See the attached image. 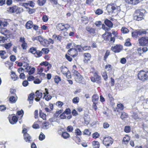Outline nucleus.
I'll use <instances>...</instances> for the list:
<instances>
[{
  "instance_id": "nucleus-1",
  "label": "nucleus",
  "mask_w": 148,
  "mask_h": 148,
  "mask_svg": "<svg viewBox=\"0 0 148 148\" xmlns=\"http://www.w3.org/2000/svg\"><path fill=\"white\" fill-rule=\"evenodd\" d=\"M106 9L109 13L114 12L117 14L118 11L120 10V8L117 6L115 3H111L108 5Z\"/></svg>"
},
{
  "instance_id": "nucleus-2",
  "label": "nucleus",
  "mask_w": 148,
  "mask_h": 148,
  "mask_svg": "<svg viewBox=\"0 0 148 148\" xmlns=\"http://www.w3.org/2000/svg\"><path fill=\"white\" fill-rule=\"evenodd\" d=\"M146 12V11L144 10H136L134 14V19L138 21L142 20L144 19V15Z\"/></svg>"
},
{
  "instance_id": "nucleus-3",
  "label": "nucleus",
  "mask_w": 148,
  "mask_h": 148,
  "mask_svg": "<svg viewBox=\"0 0 148 148\" xmlns=\"http://www.w3.org/2000/svg\"><path fill=\"white\" fill-rule=\"evenodd\" d=\"M138 76L139 79L142 81H147L148 79V71L141 70L138 72Z\"/></svg>"
},
{
  "instance_id": "nucleus-4",
  "label": "nucleus",
  "mask_w": 148,
  "mask_h": 148,
  "mask_svg": "<svg viewBox=\"0 0 148 148\" xmlns=\"http://www.w3.org/2000/svg\"><path fill=\"white\" fill-rule=\"evenodd\" d=\"M103 141V144L106 146H109L113 143L112 138L110 136L104 137Z\"/></svg>"
},
{
  "instance_id": "nucleus-5",
  "label": "nucleus",
  "mask_w": 148,
  "mask_h": 148,
  "mask_svg": "<svg viewBox=\"0 0 148 148\" xmlns=\"http://www.w3.org/2000/svg\"><path fill=\"white\" fill-rule=\"evenodd\" d=\"M138 41L140 46H145L148 45V37H143L139 38Z\"/></svg>"
},
{
  "instance_id": "nucleus-6",
  "label": "nucleus",
  "mask_w": 148,
  "mask_h": 148,
  "mask_svg": "<svg viewBox=\"0 0 148 148\" xmlns=\"http://www.w3.org/2000/svg\"><path fill=\"white\" fill-rule=\"evenodd\" d=\"M25 71L28 73L29 75H31L33 74L34 72L35 68L34 67L31 68L30 66H29L28 64L26 65V67L25 68Z\"/></svg>"
},
{
  "instance_id": "nucleus-7",
  "label": "nucleus",
  "mask_w": 148,
  "mask_h": 148,
  "mask_svg": "<svg viewBox=\"0 0 148 148\" xmlns=\"http://www.w3.org/2000/svg\"><path fill=\"white\" fill-rule=\"evenodd\" d=\"M143 0H125V2L130 5H136Z\"/></svg>"
},
{
  "instance_id": "nucleus-8",
  "label": "nucleus",
  "mask_w": 148,
  "mask_h": 148,
  "mask_svg": "<svg viewBox=\"0 0 148 148\" xmlns=\"http://www.w3.org/2000/svg\"><path fill=\"white\" fill-rule=\"evenodd\" d=\"M147 50V47H140L138 49V53L139 56H141V54L146 52Z\"/></svg>"
},
{
  "instance_id": "nucleus-9",
  "label": "nucleus",
  "mask_w": 148,
  "mask_h": 148,
  "mask_svg": "<svg viewBox=\"0 0 148 148\" xmlns=\"http://www.w3.org/2000/svg\"><path fill=\"white\" fill-rule=\"evenodd\" d=\"M23 136L24 139L26 142L29 143L32 141L31 137L28 134L26 133L23 134Z\"/></svg>"
},
{
  "instance_id": "nucleus-10",
  "label": "nucleus",
  "mask_w": 148,
  "mask_h": 148,
  "mask_svg": "<svg viewBox=\"0 0 148 148\" xmlns=\"http://www.w3.org/2000/svg\"><path fill=\"white\" fill-rule=\"evenodd\" d=\"M84 61L85 63H87L90 61L91 58V55L89 53H86L84 54Z\"/></svg>"
},
{
  "instance_id": "nucleus-11",
  "label": "nucleus",
  "mask_w": 148,
  "mask_h": 148,
  "mask_svg": "<svg viewBox=\"0 0 148 148\" xmlns=\"http://www.w3.org/2000/svg\"><path fill=\"white\" fill-rule=\"evenodd\" d=\"M107 37L105 38V39L106 40H108L111 42L112 43L114 42L115 41V38L114 37H111V32L107 33Z\"/></svg>"
},
{
  "instance_id": "nucleus-12",
  "label": "nucleus",
  "mask_w": 148,
  "mask_h": 148,
  "mask_svg": "<svg viewBox=\"0 0 148 148\" xmlns=\"http://www.w3.org/2000/svg\"><path fill=\"white\" fill-rule=\"evenodd\" d=\"M0 32L2 34L5 36L6 37L8 38L10 34L9 31L5 28L2 29Z\"/></svg>"
},
{
  "instance_id": "nucleus-13",
  "label": "nucleus",
  "mask_w": 148,
  "mask_h": 148,
  "mask_svg": "<svg viewBox=\"0 0 148 148\" xmlns=\"http://www.w3.org/2000/svg\"><path fill=\"white\" fill-rule=\"evenodd\" d=\"M75 81L77 82L81 83L83 81V78L80 74H79L77 76H75Z\"/></svg>"
},
{
  "instance_id": "nucleus-14",
  "label": "nucleus",
  "mask_w": 148,
  "mask_h": 148,
  "mask_svg": "<svg viewBox=\"0 0 148 148\" xmlns=\"http://www.w3.org/2000/svg\"><path fill=\"white\" fill-rule=\"evenodd\" d=\"M25 27L27 29H31L33 27V23L30 21H27L25 24Z\"/></svg>"
},
{
  "instance_id": "nucleus-15",
  "label": "nucleus",
  "mask_w": 148,
  "mask_h": 148,
  "mask_svg": "<svg viewBox=\"0 0 148 148\" xmlns=\"http://www.w3.org/2000/svg\"><path fill=\"white\" fill-rule=\"evenodd\" d=\"M86 29L90 34H94L95 33V29L89 26H87L86 27Z\"/></svg>"
},
{
  "instance_id": "nucleus-16",
  "label": "nucleus",
  "mask_w": 148,
  "mask_h": 148,
  "mask_svg": "<svg viewBox=\"0 0 148 148\" xmlns=\"http://www.w3.org/2000/svg\"><path fill=\"white\" fill-rule=\"evenodd\" d=\"M18 120V118L16 116H12L11 119H10L9 121L12 124H16Z\"/></svg>"
},
{
  "instance_id": "nucleus-17",
  "label": "nucleus",
  "mask_w": 148,
  "mask_h": 148,
  "mask_svg": "<svg viewBox=\"0 0 148 148\" xmlns=\"http://www.w3.org/2000/svg\"><path fill=\"white\" fill-rule=\"evenodd\" d=\"M19 41L21 43V46H27V43L25 41L24 37H21L20 38Z\"/></svg>"
},
{
  "instance_id": "nucleus-18",
  "label": "nucleus",
  "mask_w": 148,
  "mask_h": 148,
  "mask_svg": "<svg viewBox=\"0 0 148 148\" xmlns=\"http://www.w3.org/2000/svg\"><path fill=\"white\" fill-rule=\"evenodd\" d=\"M124 106L121 103L118 104L117 105V108L116 109H114V110L115 111H117L119 112V110H123Z\"/></svg>"
},
{
  "instance_id": "nucleus-19",
  "label": "nucleus",
  "mask_w": 148,
  "mask_h": 148,
  "mask_svg": "<svg viewBox=\"0 0 148 148\" xmlns=\"http://www.w3.org/2000/svg\"><path fill=\"white\" fill-rule=\"evenodd\" d=\"M15 12L17 14H19L23 11V9L22 8H19L15 5Z\"/></svg>"
},
{
  "instance_id": "nucleus-20",
  "label": "nucleus",
  "mask_w": 148,
  "mask_h": 148,
  "mask_svg": "<svg viewBox=\"0 0 148 148\" xmlns=\"http://www.w3.org/2000/svg\"><path fill=\"white\" fill-rule=\"evenodd\" d=\"M104 23L106 25L109 27H112V23L110 20L106 19L105 20Z\"/></svg>"
},
{
  "instance_id": "nucleus-21",
  "label": "nucleus",
  "mask_w": 148,
  "mask_h": 148,
  "mask_svg": "<svg viewBox=\"0 0 148 148\" xmlns=\"http://www.w3.org/2000/svg\"><path fill=\"white\" fill-rule=\"evenodd\" d=\"M49 123L47 122H44L42 124V127L44 129H47L49 127Z\"/></svg>"
},
{
  "instance_id": "nucleus-22",
  "label": "nucleus",
  "mask_w": 148,
  "mask_h": 148,
  "mask_svg": "<svg viewBox=\"0 0 148 148\" xmlns=\"http://www.w3.org/2000/svg\"><path fill=\"white\" fill-rule=\"evenodd\" d=\"M111 50L115 53H118L120 51L121 49L120 47H112Z\"/></svg>"
},
{
  "instance_id": "nucleus-23",
  "label": "nucleus",
  "mask_w": 148,
  "mask_h": 148,
  "mask_svg": "<svg viewBox=\"0 0 148 148\" xmlns=\"http://www.w3.org/2000/svg\"><path fill=\"white\" fill-rule=\"evenodd\" d=\"M8 25L7 22H2L0 21V28L1 29L4 28L3 27H6Z\"/></svg>"
},
{
  "instance_id": "nucleus-24",
  "label": "nucleus",
  "mask_w": 148,
  "mask_h": 148,
  "mask_svg": "<svg viewBox=\"0 0 148 148\" xmlns=\"http://www.w3.org/2000/svg\"><path fill=\"white\" fill-rule=\"evenodd\" d=\"M57 28L59 30H64V24L63 23L58 24L57 26Z\"/></svg>"
},
{
  "instance_id": "nucleus-25",
  "label": "nucleus",
  "mask_w": 148,
  "mask_h": 148,
  "mask_svg": "<svg viewBox=\"0 0 148 148\" xmlns=\"http://www.w3.org/2000/svg\"><path fill=\"white\" fill-rule=\"evenodd\" d=\"M73 52H74L75 54L74 55H71L73 57H75L77 56V51L74 48H72L69 50L68 51V53H73Z\"/></svg>"
},
{
  "instance_id": "nucleus-26",
  "label": "nucleus",
  "mask_w": 148,
  "mask_h": 148,
  "mask_svg": "<svg viewBox=\"0 0 148 148\" xmlns=\"http://www.w3.org/2000/svg\"><path fill=\"white\" fill-rule=\"evenodd\" d=\"M130 140V138L128 136L126 135L123 138V142L125 144H127Z\"/></svg>"
},
{
  "instance_id": "nucleus-27",
  "label": "nucleus",
  "mask_w": 148,
  "mask_h": 148,
  "mask_svg": "<svg viewBox=\"0 0 148 148\" xmlns=\"http://www.w3.org/2000/svg\"><path fill=\"white\" fill-rule=\"evenodd\" d=\"M92 145L94 148H99L100 145L97 141H94L92 143Z\"/></svg>"
},
{
  "instance_id": "nucleus-28",
  "label": "nucleus",
  "mask_w": 148,
  "mask_h": 148,
  "mask_svg": "<svg viewBox=\"0 0 148 148\" xmlns=\"http://www.w3.org/2000/svg\"><path fill=\"white\" fill-rule=\"evenodd\" d=\"M99 96L97 95H93L92 97V100L93 103H95L98 100Z\"/></svg>"
},
{
  "instance_id": "nucleus-29",
  "label": "nucleus",
  "mask_w": 148,
  "mask_h": 148,
  "mask_svg": "<svg viewBox=\"0 0 148 148\" xmlns=\"http://www.w3.org/2000/svg\"><path fill=\"white\" fill-rule=\"evenodd\" d=\"M61 71L64 74H65L69 71L67 67L65 66H62L61 68Z\"/></svg>"
},
{
  "instance_id": "nucleus-30",
  "label": "nucleus",
  "mask_w": 148,
  "mask_h": 148,
  "mask_svg": "<svg viewBox=\"0 0 148 148\" xmlns=\"http://www.w3.org/2000/svg\"><path fill=\"white\" fill-rule=\"evenodd\" d=\"M44 41L45 43L49 45L52 44L54 43L53 40L50 38H49L48 40L44 39Z\"/></svg>"
},
{
  "instance_id": "nucleus-31",
  "label": "nucleus",
  "mask_w": 148,
  "mask_h": 148,
  "mask_svg": "<svg viewBox=\"0 0 148 148\" xmlns=\"http://www.w3.org/2000/svg\"><path fill=\"white\" fill-rule=\"evenodd\" d=\"M42 51H37L34 54L36 58H39L41 57L42 55Z\"/></svg>"
},
{
  "instance_id": "nucleus-32",
  "label": "nucleus",
  "mask_w": 148,
  "mask_h": 148,
  "mask_svg": "<svg viewBox=\"0 0 148 148\" xmlns=\"http://www.w3.org/2000/svg\"><path fill=\"white\" fill-rule=\"evenodd\" d=\"M46 2V0H38L37 3L40 6L43 5Z\"/></svg>"
},
{
  "instance_id": "nucleus-33",
  "label": "nucleus",
  "mask_w": 148,
  "mask_h": 148,
  "mask_svg": "<svg viewBox=\"0 0 148 148\" xmlns=\"http://www.w3.org/2000/svg\"><path fill=\"white\" fill-rule=\"evenodd\" d=\"M15 5L12 7H10L7 9V11L10 12L14 13L15 12Z\"/></svg>"
},
{
  "instance_id": "nucleus-34",
  "label": "nucleus",
  "mask_w": 148,
  "mask_h": 148,
  "mask_svg": "<svg viewBox=\"0 0 148 148\" xmlns=\"http://www.w3.org/2000/svg\"><path fill=\"white\" fill-rule=\"evenodd\" d=\"M71 30L70 33H69V36H73L74 35V32H75V30L73 27H71Z\"/></svg>"
},
{
  "instance_id": "nucleus-35",
  "label": "nucleus",
  "mask_w": 148,
  "mask_h": 148,
  "mask_svg": "<svg viewBox=\"0 0 148 148\" xmlns=\"http://www.w3.org/2000/svg\"><path fill=\"white\" fill-rule=\"evenodd\" d=\"M133 118L135 120L138 121V120L141 119V118H140V116L138 115L137 114L134 113H133L132 115Z\"/></svg>"
},
{
  "instance_id": "nucleus-36",
  "label": "nucleus",
  "mask_w": 148,
  "mask_h": 148,
  "mask_svg": "<svg viewBox=\"0 0 148 148\" xmlns=\"http://www.w3.org/2000/svg\"><path fill=\"white\" fill-rule=\"evenodd\" d=\"M121 30L122 32L124 34L127 33L129 32L128 29L124 27H122Z\"/></svg>"
},
{
  "instance_id": "nucleus-37",
  "label": "nucleus",
  "mask_w": 148,
  "mask_h": 148,
  "mask_svg": "<svg viewBox=\"0 0 148 148\" xmlns=\"http://www.w3.org/2000/svg\"><path fill=\"white\" fill-rule=\"evenodd\" d=\"M39 114L40 117L42 118L43 120L46 119V115L43 113L41 110H40Z\"/></svg>"
},
{
  "instance_id": "nucleus-38",
  "label": "nucleus",
  "mask_w": 148,
  "mask_h": 148,
  "mask_svg": "<svg viewBox=\"0 0 148 148\" xmlns=\"http://www.w3.org/2000/svg\"><path fill=\"white\" fill-rule=\"evenodd\" d=\"M138 34V35H142L143 34H146L147 33V32L144 30H137Z\"/></svg>"
},
{
  "instance_id": "nucleus-39",
  "label": "nucleus",
  "mask_w": 148,
  "mask_h": 148,
  "mask_svg": "<svg viewBox=\"0 0 148 148\" xmlns=\"http://www.w3.org/2000/svg\"><path fill=\"white\" fill-rule=\"evenodd\" d=\"M79 97H76L73 99L72 101L74 103L76 104L79 102Z\"/></svg>"
},
{
  "instance_id": "nucleus-40",
  "label": "nucleus",
  "mask_w": 148,
  "mask_h": 148,
  "mask_svg": "<svg viewBox=\"0 0 148 148\" xmlns=\"http://www.w3.org/2000/svg\"><path fill=\"white\" fill-rule=\"evenodd\" d=\"M62 136L64 138L66 139L69 137V134L68 133L64 132H62Z\"/></svg>"
},
{
  "instance_id": "nucleus-41",
  "label": "nucleus",
  "mask_w": 148,
  "mask_h": 148,
  "mask_svg": "<svg viewBox=\"0 0 148 148\" xmlns=\"http://www.w3.org/2000/svg\"><path fill=\"white\" fill-rule=\"evenodd\" d=\"M36 96L37 98H41L42 97V93L39 92L38 91H37L36 92Z\"/></svg>"
},
{
  "instance_id": "nucleus-42",
  "label": "nucleus",
  "mask_w": 148,
  "mask_h": 148,
  "mask_svg": "<svg viewBox=\"0 0 148 148\" xmlns=\"http://www.w3.org/2000/svg\"><path fill=\"white\" fill-rule=\"evenodd\" d=\"M9 101L12 103H15L16 99L13 96H11L9 98Z\"/></svg>"
},
{
  "instance_id": "nucleus-43",
  "label": "nucleus",
  "mask_w": 148,
  "mask_h": 148,
  "mask_svg": "<svg viewBox=\"0 0 148 148\" xmlns=\"http://www.w3.org/2000/svg\"><path fill=\"white\" fill-rule=\"evenodd\" d=\"M53 38L55 39V40H60L61 39V37L60 36H57L56 34H54L53 36Z\"/></svg>"
},
{
  "instance_id": "nucleus-44",
  "label": "nucleus",
  "mask_w": 148,
  "mask_h": 148,
  "mask_svg": "<svg viewBox=\"0 0 148 148\" xmlns=\"http://www.w3.org/2000/svg\"><path fill=\"white\" fill-rule=\"evenodd\" d=\"M45 138V136L42 132H41L39 137V139L40 140H42Z\"/></svg>"
},
{
  "instance_id": "nucleus-45",
  "label": "nucleus",
  "mask_w": 148,
  "mask_h": 148,
  "mask_svg": "<svg viewBox=\"0 0 148 148\" xmlns=\"http://www.w3.org/2000/svg\"><path fill=\"white\" fill-rule=\"evenodd\" d=\"M61 79L60 77L58 76H55L54 78V81L56 83H58V82L61 81Z\"/></svg>"
},
{
  "instance_id": "nucleus-46",
  "label": "nucleus",
  "mask_w": 148,
  "mask_h": 148,
  "mask_svg": "<svg viewBox=\"0 0 148 148\" xmlns=\"http://www.w3.org/2000/svg\"><path fill=\"white\" fill-rule=\"evenodd\" d=\"M102 75L105 81H106L108 79V76L106 71H104L102 72Z\"/></svg>"
},
{
  "instance_id": "nucleus-47",
  "label": "nucleus",
  "mask_w": 148,
  "mask_h": 148,
  "mask_svg": "<svg viewBox=\"0 0 148 148\" xmlns=\"http://www.w3.org/2000/svg\"><path fill=\"white\" fill-rule=\"evenodd\" d=\"M127 116V114L126 113L124 112H122L121 116V118L122 120H123L124 119L126 118Z\"/></svg>"
},
{
  "instance_id": "nucleus-48",
  "label": "nucleus",
  "mask_w": 148,
  "mask_h": 148,
  "mask_svg": "<svg viewBox=\"0 0 148 148\" xmlns=\"http://www.w3.org/2000/svg\"><path fill=\"white\" fill-rule=\"evenodd\" d=\"M34 96V93H31L28 96V100H29L33 101Z\"/></svg>"
},
{
  "instance_id": "nucleus-49",
  "label": "nucleus",
  "mask_w": 148,
  "mask_h": 148,
  "mask_svg": "<svg viewBox=\"0 0 148 148\" xmlns=\"http://www.w3.org/2000/svg\"><path fill=\"white\" fill-rule=\"evenodd\" d=\"M36 51V48H34L33 47L29 49L30 52L34 54H35Z\"/></svg>"
},
{
  "instance_id": "nucleus-50",
  "label": "nucleus",
  "mask_w": 148,
  "mask_h": 148,
  "mask_svg": "<svg viewBox=\"0 0 148 148\" xmlns=\"http://www.w3.org/2000/svg\"><path fill=\"white\" fill-rule=\"evenodd\" d=\"M75 132L77 135L80 136L82 134L81 131L78 128H77L75 129Z\"/></svg>"
},
{
  "instance_id": "nucleus-51",
  "label": "nucleus",
  "mask_w": 148,
  "mask_h": 148,
  "mask_svg": "<svg viewBox=\"0 0 148 148\" xmlns=\"http://www.w3.org/2000/svg\"><path fill=\"white\" fill-rule=\"evenodd\" d=\"M103 12L102 10L98 9L95 12L96 14L99 15L102 14Z\"/></svg>"
},
{
  "instance_id": "nucleus-52",
  "label": "nucleus",
  "mask_w": 148,
  "mask_h": 148,
  "mask_svg": "<svg viewBox=\"0 0 148 148\" xmlns=\"http://www.w3.org/2000/svg\"><path fill=\"white\" fill-rule=\"evenodd\" d=\"M110 53V51L109 50H107L106 51V53H105V56L104 57L103 60H105V61L106 60L108 57Z\"/></svg>"
},
{
  "instance_id": "nucleus-53",
  "label": "nucleus",
  "mask_w": 148,
  "mask_h": 148,
  "mask_svg": "<svg viewBox=\"0 0 148 148\" xmlns=\"http://www.w3.org/2000/svg\"><path fill=\"white\" fill-rule=\"evenodd\" d=\"M93 0H86V3L90 5H94V3H93Z\"/></svg>"
},
{
  "instance_id": "nucleus-54",
  "label": "nucleus",
  "mask_w": 148,
  "mask_h": 148,
  "mask_svg": "<svg viewBox=\"0 0 148 148\" xmlns=\"http://www.w3.org/2000/svg\"><path fill=\"white\" fill-rule=\"evenodd\" d=\"M84 134L89 136L90 135L91 132L88 129L85 130L84 131Z\"/></svg>"
},
{
  "instance_id": "nucleus-55",
  "label": "nucleus",
  "mask_w": 148,
  "mask_h": 148,
  "mask_svg": "<svg viewBox=\"0 0 148 148\" xmlns=\"http://www.w3.org/2000/svg\"><path fill=\"white\" fill-rule=\"evenodd\" d=\"M124 131L127 133L130 132V127L129 126H126L124 129Z\"/></svg>"
},
{
  "instance_id": "nucleus-56",
  "label": "nucleus",
  "mask_w": 148,
  "mask_h": 148,
  "mask_svg": "<svg viewBox=\"0 0 148 148\" xmlns=\"http://www.w3.org/2000/svg\"><path fill=\"white\" fill-rule=\"evenodd\" d=\"M29 5L32 8H33L34 7L35 4L32 1H28Z\"/></svg>"
},
{
  "instance_id": "nucleus-57",
  "label": "nucleus",
  "mask_w": 148,
  "mask_h": 148,
  "mask_svg": "<svg viewBox=\"0 0 148 148\" xmlns=\"http://www.w3.org/2000/svg\"><path fill=\"white\" fill-rule=\"evenodd\" d=\"M65 113L64 112H63L60 115V117L61 119H66V116L65 115Z\"/></svg>"
},
{
  "instance_id": "nucleus-58",
  "label": "nucleus",
  "mask_w": 148,
  "mask_h": 148,
  "mask_svg": "<svg viewBox=\"0 0 148 148\" xmlns=\"http://www.w3.org/2000/svg\"><path fill=\"white\" fill-rule=\"evenodd\" d=\"M65 75L67 78L69 79L71 78V75L69 71H68Z\"/></svg>"
},
{
  "instance_id": "nucleus-59",
  "label": "nucleus",
  "mask_w": 148,
  "mask_h": 148,
  "mask_svg": "<svg viewBox=\"0 0 148 148\" xmlns=\"http://www.w3.org/2000/svg\"><path fill=\"white\" fill-rule=\"evenodd\" d=\"M42 51L44 52L45 53L47 54L49 53V50L48 48H44L42 49Z\"/></svg>"
},
{
  "instance_id": "nucleus-60",
  "label": "nucleus",
  "mask_w": 148,
  "mask_h": 148,
  "mask_svg": "<svg viewBox=\"0 0 148 148\" xmlns=\"http://www.w3.org/2000/svg\"><path fill=\"white\" fill-rule=\"evenodd\" d=\"M28 84L29 83L26 80H24L22 83L24 87H26L27 86Z\"/></svg>"
},
{
  "instance_id": "nucleus-61",
  "label": "nucleus",
  "mask_w": 148,
  "mask_h": 148,
  "mask_svg": "<svg viewBox=\"0 0 148 148\" xmlns=\"http://www.w3.org/2000/svg\"><path fill=\"white\" fill-rule=\"evenodd\" d=\"M112 66L110 64H107L105 66V69L107 71H109L112 69Z\"/></svg>"
},
{
  "instance_id": "nucleus-62",
  "label": "nucleus",
  "mask_w": 148,
  "mask_h": 148,
  "mask_svg": "<svg viewBox=\"0 0 148 148\" xmlns=\"http://www.w3.org/2000/svg\"><path fill=\"white\" fill-rule=\"evenodd\" d=\"M73 130V127L71 126H69L67 127V130L69 132H71Z\"/></svg>"
},
{
  "instance_id": "nucleus-63",
  "label": "nucleus",
  "mask_w": 148,
  "mask_h": 148,
  "mask_svg": "<svg viewBox=\"0 0 148 148\" xmlns=\"http://www.w3.org/2000/svg\"><path fill=\"white\" fill-rule=\"evenodd\" d=\"M63 104V103L61 101H58L56 103V105L57 106H58V107H61Z\"/></svg>"
},
{
  "instance_id": "nucleus-64",
  "label": "nucleus",
  "mask_w": 148,
  "mask_h": 148,
  "mask_svg": "<svg viewBox=\"0 0 148 148\" xmlns=\"http://www.w3.org/2000/svg\"><path fill=\"white\" fill-rule=\"evenodd\" d=\"M137 32H138L137 30H135V31H134V32H133L132 33V36L134 37L137 36V35H138V34Z\"/></svg>"
}]
</instances>
